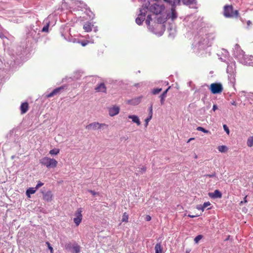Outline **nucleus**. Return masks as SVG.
<instances>
[{
    "mask_svg": "<svg viewBox=\"0 0 253 253\" xmlns=\"http://www.w3.org/2000/svg\"><path fill=\"white\" fill-rule=\"evenodd\" d=\"M149 5L150 2H148L145 4H143L140 8V13L135 19V22L138 25H141L145 20L146 13L148 11V6H149Z\"/></svg>",
    "mask_w": 253,
    "mask_h": 253,
    "instance_id": "f257e3e1",
    "label": "nucleus"
},
{
    "mask_svg": "<svg viewBox=\"0 0 253 253\" xmlns=\"http://www.w3.org/2000/svg\"><path fill=\"white\" fill-rule=\"evenodd\" d=\"M196 40H197V46L199 50L205 49L210 46L209 44V42L207 35L199 36Z\"/></svg>",
    "mask_w": 253,
    "mask_h": 253,
    "instance_id": "f03ea898",
    "label": "nucleus"
},
{
    "mask_svg": "<svg viewBox=\"0 0 253 253\" xmlns=\"http://www.w3.org/2000/svg\"><path fill=\"white\" fill-rule=\"evenodd\" d=\"M40 163L48 169L55 168L56 167L58 162L54 159H51L47 157H44L40 160Z\"/></svg>",
    "mask_w": 253,
    "mask_h": 253,
    "instance_id": "7ed1b4c3",
    "label": "nucleus"
},
{
    "mask_svg": "<svg viewBox=\"0 0 253 253\" xmlns=\"http://www.w3.org/2000/svg\"><path fill=\"white\" fill-rule=\"evenodd\" d=\"M223 14L225 17L227 18H237L239 15L238 10H234L233 6L229 5H226L224 6Z\"/></svg>",
    "mask_w": 253,
    "mask_h": 253,
    "instance_id": "20e7f679",
    "label": "nucleus"
},
{
    "mask_svg": "<svg viewBox=\"0 0 253 253\" xmlns=\"http://www.w3.org/2000/svg\"><path fill=\"white\" fill-rule=\"evenodd\" d=\"M40 30L38 28L36 29L31 27L28 33L27 34V38L28 39H31L30 41L31 42L32 40L35 42H37L38 39L40 37Z\"/></svg>",
    "mask_w": 253,
    "mask_h": 253,
    "instance_id": "39448f33",
    "label": "nucleus"
},
{
    "mask_svg": "<svg viewBox=\"0 0 253 253\" xmlns=\"http://www.w3.org/2000/svg\"><path fill=\"white\" fill-rule=\"evenodd\" d=\"M165 6L163 4H158L154 3L148 7V10L156 15L161 14L162 11L165 9Z\"/></svg>",
    "mask_w": 253,
    "mask_h": 253,
    "instance_id": "423d86ee",
    "label": "nucleus"
},
{
    "mask_svg": "<svg viewBox=\"0 0 253 253\" xmlns=\"http://www.w3.org/2000/svg\"><path fill=\"white\" fill-rule=\"evenodd\" d=\"M210 90L212 94H218L222 91L223 87L220 83H212L210 85Z\"/></svg>",
    "mask_w": 253,
    "mask_h": 253,
    "instance_id": "0eeeda50",
    "label": "nucleus"
},
{
    "mask_svg": "<svg viewBox=\"0 0 253 253\" xmlns=\"http://www.w3.org/2000/svg\"><path fill=\"white\" fill-rule=\"evenodd\" d=\"M103 126H107L105 124H100L98 122H93L85 126L86 129L88 130H96L101 128Z\"/></svg>",
    "mask_w": 253,
    "mask_h": 253,
    "instance_id": "6e6552de",
    "label": "nucleus"
},
{
    "mask_svg": "<svg viewBox=\"0 0 253 253\" xmlns=\"http://www.w3.org/2000/svg\"><path fill=\"white\" fill-rule=\"evenodd\" d=\"M82 210L81 208L77 209L75 213V217L74 218V222L77 226H78L82 220L83 215L82 214Z\"/></svg>",
    "mask_w": 253,
    "mask_h": 253,
    "instance_id": "1a4fd4ad",
    "label": "nucleus"
},
{
    "mask_svg": "<svg viewBox=\"0 0 253 253\" xmlns=\"http://www.w3.org/2000/svg\"><path fill=\"white\" fill-rule=\"evenodd\" d=\"M233 55L235 57H238L239 56L242 55V53L243 52V51L241 49L240 46L238 44H236L234 46V47L233 49Z\"/></svg>",
    "mask_w": 253,
    "mask_h": 253,
    "instance_id": "9d476101",
    "label": "nucleus"
},
{
    "mask_svg": "<svg viewBox=\"0 0 253 253\" xmlns=\"http://www.w3.org/2000/svg\"><path fill=\"white\" fill-rule=\"evenodd\" d=\"M142 97L143 96L142 95L138 97H136L128 100L127 102L130 105H137L140 103Z\"/></svg>",
    "mask_w": 253,
    "mask_h": 253,
    "instance_id": "9b49d317",
    "label": "nucleus"
},
{
    "mask_svg": "<svg viewBox=\"0 0 253 253\" xmlns=\"http://www.w3.org/2000/svg\"><path fill=\"white\" fill-rule=\"evenodd\" d=\"M209 196L211 198H213V199L221 198L222 197V193L219 190H215L212 193H209Z\"/></svg>",
    "mask_w": 253,
    "mask_h": 253,
    "instance_id": "f8f14e48",
    "label": "nucleus"
},
{
    "mask_svg": "<svg viewBox=\"0 0 253 253\" xmlns=\"http://www.w3.org/2000/svg\"><path fill=\"white\" fill-rule=\"evenodd\" d=\"M169 5L171 6V13H170V16H169V18H170L172 20H174L177 17V13L175 10V6L177 5H172V4H169Z\"/></svg>",
    "mask_w": 253,
    "mask_h": 253,
    "instance_id": "ddd939ff",
    "label": "nucleus"
},
{
    "mask_svg": "<svg viewBox=\"0 0 253 253\" xmlns=\"http://www.w3.org/2000/svg\"><path fill=\"white\" fill-rule=\"evenodd\" d=\"M95 90L97 92H106V87L104 83L98 84L95 88Z\"/></svg>",
    "mask_w": 253,
    "mask_h": 253,
    "instance_id": "4468645a",
    "label": "nucleus"
},
{
    "mask_svg": "<svg viewBox=\"0 0 253 253\" xmlns=\"http://www.w3.org/2000/svg\"><path fill=\"white\" fill-rule=\"evenodd\" d=\"M120 111L119 107H113L109 109V114L110 116H114L117 115Z\"/></svg>",
    "mask_w": 253,
    "mask_h": 253,
    "instance_id": "2eb2a0df",
    "label": "nucleus"
},
{
    "mask_svg": "<svg viewBox=\"0 0 253 253\" xmlns=\"http://www.w3.org/2000/svg\"><path fill=\"white\" fill-rule=\"evenodd\" d=\"M64 88L62 86H60L59 87H57L54 90H53L50 93L46 95V97L47 98H50L51 97L54 96V95L58 94L60 92V91L62 89H63Z\"/></svg>",
    "mask_w": 253,
    "mask_h": 253,
    "instance_id": "dca6fc26",
    "label": "nucleus"
},
{
    "mask_svg": "<svg viewBox=\"0 0 253 253\" xmlns=\"http://www.w3.org/2000/svg\"><path fill=\"white\" fill-rule=\"evenodd\" d=\"M43 200L47 201L50 202L52 199V194L50 191H48L46 193L43 194Z\"/></svg>",
    "mask_w": 253,
    "mask_h": 253,
    "instance_id": "f3484780",
    "label": "nucleus"
},
{
    "mask_svg": "<svg viewBox=\"0 0 253 253\" xmlns=\"http://www.w3.org/2000/svg\"><path fill=\"white\" fill-rule=\"evenodd\" d=\"M170 87L169 86L165 91H164L160 95V102H161V105H163L164 104L165 98L166 97V96H167V92H168V90L169 89Z\"/></svg>",
    "mask_w": 253,
    "mask_h": 253,
    "instance_id": "a211bd4d",
    "label": "nucleus"
},
{
    "mask_svg": "<svg viewBox=\"0 0 253 253\" xmlns=\"http://www.w3.org/2000/svg\"><path fill=\"white\" fill-rule=\"evenodd\" d=\"M29 108V105L27 102L22 103L20 106V110L21 114L26 113Z\"/></svg>",
    "mask_w": 253,
    "mask_h": 253,
    "instance_id": "6ab92c4d",
    "label": "nucleus"
},
{
    "mask_svg": "<svg viewBox=\"0 0 253 253\" xmlns=\"http://www.w3.org/2000/svg\"><path fill=\"white\" fill-rule=\"evenodd\" d=\"M128 118L132 120L133 123H135L137 125L139 126L141 124L139 118L136 115H129Z\"/></svg>",
    "mask_w": 253,
    "mask_h": 253,
    "instance_id": "aec40b11",
    "label": "nucleus"
},
{
    "mask_svg": "<svg viewBox=\"0 0 253 253\" xmlns=\"http://www.w3.org/2000/svg\"><path fill=\"white\" fill-rule=\"evenodd\" d=\"M81 251V247L80 246L75 243L73 245V248L72 251H71L72 253H79Z\"/></svg>",
    "mask_w": 253,
    "mask_h": 253,
    "instance_id": "412c9836",
    "label": "nucleus"
},
{
    "mask_svg": "<svg viewBox=\"0 0 253 253\" xmlns=\"http://www.w3.org/2000/svg\"><path fill=\"white\" fill-rule=\"evenodd\" d=\"M211 205L210 202H205L203 205H200L197 206V209L199 210L204 211V209Z\"/></svg>",
    "mask_w": 253,
    "mask_h": 253,
    "instance_id": "4be33fe9",
    "label": "nucleus"
},
{
    "mask_svg": "<svg viewBox=\"0 0 253 253\" xmlns=\"http://www.w3.org/2000/svg\"><path fill=\"white\" fill-rule=\"evenodd\" d=\"M92 26L93 25H92L90 23H86L84 25V29L86 32H89L92 30Z\"/></svg>",
    "mask_w": 253,
    "mask_h": 253,
    "instance_id": "5701e85b",
    "label": "nucleus"
},
{
    "mask_svg": "<svg viewBox=\"0 0 253 253\" xmlns=\"http://www.w3.org/2000/svg\"><path fill=\"white\" fill-rule=\"evenodd\" d=\"M155 253H162L163 248L160 243H157L155 247Z\"/></svg>",
    "mask_w": 253,
    "mask_h": 253,
    "instance_id": "b1692460",
    "label": "nucleus"
},
{
    "mask_svg": "<svg viewBox=\"0 0 253 253\" xmlns=\"http://www.w3.org/2000/svg\"><path fill=\"white\" fill-rule=\"evenodd\" d=\"M36 190L37 189H36L35 188H33V187L28 188L26 190V195L28 197H30V195L34 194L36 192Z\"/></svg>",
    "mask_w": 253,
    "mask_h": 253,
    "instance_id": "393cba45",
    "label": "nucleus"
},
{
    "mask_svg": "<svg viewBox=\"0 0 253 253\" xmlns=\"http://www.w3.org/2000/svg\"><path fill=\"white\" fill-rule=\"evenodd\" d=\"M202 20V18H199L196 21H194L193 23V27L194 28L197 29L199 27H200V24H201Z\"/></svg>",
    "mask_w": 253,
    "mask_h": 253,
    "instance_id": "a878e982",
    "label": "nucleus"
},
{
    "mask_svg": "<svg viewBox=\"0 0 253 253\" xmlns=\"http://www.w3.org/2000/svg\"><path fill=\"white\" fill-rule=\"evenodd\" d=\"M235 66V63L231 64V65H228L227 68V72L228 74H230L231 75V77L232 76V74L234 73V70L233 68L232 67V66Z\"/></svg>",
    "mask_w": 253,
    "mask_h": 253,
    "instance_id": "bb28decb",
    "label": "nucleus"
},
{
    "mask_svg": "<svg viewBox=\"0 0 253 253\" xmlns=\"http://www.w3.org/2000/svg\"><path fill=\"white\" fill-rule=\"evenodd\" d=\"M247 145L249 147H251L253 146V138H252V136H250L248 138Z\"/></svg>",
    "mask_w": 253,
    "mask_h": 253,
    "instance_id": "cd10ccee",
    "label": "nucleus"
},
{
    "mask_svg": "<svg viewBox=\"0 0 253 253\" xmlns=\"http://www.w3.org/2000/svg\"><path fill=\"white\" fill-rule=\"evenodd\" d=\"M60 152V150L59 149L54 148L50 150L49 153L52 155H57Z\"/></svg>",
    "mask_w": 253,
    "mask_h": 253,
    "instance_id": "c85d7f7f",
    "label": "nucleus"
},
{
    "mask_svg": "<svg viewBox=\"0 0 253 253\" xmlns=\"http://www.w3.org/2000/svg\"><path fill=\"white\" fill-rule=\"evenodd\" d=\"M197 130H199V131H201L205 133H208V134L211 133V132L209 130L206 129L205 128H204L202 126H198L197 128Z\"/></svg>",
    "mask_w": 253,
    "mask_h": 253,
    "instance_id": "c756f323",
    "label": "nucleus"
},
{
    "mask_svg": "<svg viewBox=\"0 0 253 253\" xmlns=\"http://www.w3.org/2000/svg\"><path fill=\"white\" fill-rule=\"evenodd\" d=\"M73 248V245L71 243L65 244V249L68 251H71Z\"/></svg>",
    "mask_w": 253,
    "mask_h": 253,
    "instance_id": "7c9ffc66",
    "label": "nucleus"
},
{
    "mask_svg": "<svg viewBox=\"0 0 253 253\" xmlns=\"http://www.w3.org/2000/svg\"><path fill=\"white\" fill-rule=\"evenodd\" d=\"M152 20V18L151 17V15L149 14L147 16V18L146 19L145 23L147 25L149 26L150 24V22Z\"/></svg>",
    "mask_w": 253,
    "mask_h": 253,
    "instance_id": "2f4dec72",
    "label": "nucleus"
},
{
    "mask_svg": "<svg viewBox=\"0 0 253 253\" xmlns=\"http://www.w3.org/2000/svg\"><path fill=\"white\" fill-rule=\"evenodd\" d=\"M203 238V236L202 235H199L198 236H197L195 238H194V242L196 244H197L198 243V242H199V241L200 240H201L202 238Z\"/></svg>",
    "mask_w": 253,
    "mask_h": 253,
    "instance_id": "473e14b6",
    "label": "nucleus"
},
{
    "mask_svg": "<svg viewBox=\"0 0 253 253\" xmlns=\"http://www.w3.org/2000/svg\"><path fill=\"white\" fill-rule=\"evenodd\" d=\"M161 91H162L161 88H154L152 90V93L153 94H158Z\"/></svg>",
    "mask_w": 253,
    "mask_h": 253,
    "instance_id": "72a5a7b5",
    "label": "nucleus"
},
{
    "mask_svg": "<svg viewBox=\"0 0 253 253\" xmlns=\"http://www.w3.org/2000/svg\"><path fill=\"white\" fill-rule=\"evenodd\" d=\"M195 0H182L184 4L186 5H189L194 2Z\"/></svg>",
    "mask_w": 253,
    "mask_h": 253,
    "instance_id": "f704fd0d",
    "label": "nucleus"
},
{
    "mask_svg": "<svg viewBox=\"0 0 253 253\" xmlns=\"http://www.w3.org/2000/svg\"><path fill=\"white\" fill-rule=\"evenodd\" d=\"M218 149L220 152H224L227 150V147L224 145L219 146H218Z\"/></svg>",
    "mask_w": 253,
    "mask_h": 253,
    "instance_id": "c9c22d12",
    "label": "nucleus"
},
{
    "mask_svg": "<svg viewBox=\"0 0 253 253\" xmlns=\"http://www.w3.org/2000/svg\"><path fill=\"white\" fill-rule=\"evenodd\" d=\"M152 115H153V105H152V104H151L149 108V116H148V117H151V118L152 119Z\"/></svg>",
    "mask_w": 253,
    "mask_h": 253,
    "instance_id": "e433bc0d",
    "label": "nucleus"
},
{
    "mask_svg": "<svg viewBox=\"0 0 253 253\" xmlns=\"http://www.w3.org/2000/svg\"><path fill=\"white\" fill-rule=\"evenodd\" d=\"M139 170H137V172H140L141 173H143L146 170V168L144 166H142L141 168H138Z\"/></svg>",
    "mask_w": 253,
    "mask_h": 253,
    "instance_id": "4c0bfd02",
    "label": "nucleus"
},
{
    "mask_svg": "<svg viewBox=\"0 0 253 253\" xmlns=\"http://www.w3.org/2000/svg\"><path fill=\"white\" fill-rule=\"evenodd\" d=\"M127 220H128V216H127V215L126 214V213H124V214L123 216L122 221L127 222Z\"/></svg>",
    "mask_w": 253,
    "mask_h": 253,
    "instance_id": "58836bf2",
    "label": "nucleus"
},
{
    "mask_svg": "<svg viewBox=\"0 0 253 253\" xmlns=\"http://www.w3.org/2000/svg\"><path fill=\"white\" fill-rule=\"evenodd\" d=\"M223 129L224 130H225V131L228 134H229V129L228 128V127L227 126V125H224L223 126Z\"/></svg>",
    "mask_w": 253,
    "mask_h": 253,
    "instance_id": "ea45409f",
    "label": "nucleus"
},
{
    "mask_svg": "<svg viewBox=\"0 0 253 253\" xmlns=\"http://www.w3.org/2000/svg\"><path fill=\"white\" fill-rule=\"evenodd\" d=\"M43 185V183L41 182L40 181H39L38 182V184H37L35 189H38L40 187L42 186Z\"/></svg>",
    "mask_w": 253,
    "mask_h": 253,
    "instance_id": "a19ab883",
    "label": "nucleus"
},
{
    "mask_svg": "<svg viewBox=\"0 0 253 253\" xmlns=\"http://www.w3.org/2000/svg\"><path fill=\"white\" fill-rule=\"evenodd\" d=\"M46 244L47 245L48 248L50 250V253H53V248L50 245V244H49V243L47 242H46Z\"/></svg>",
    "mask_w": 253,
    "mask_h": 253,
    "instance_id": "79ce46f5",
    "label": "nucleus"
},
{
    "mask_svg": "<svg viewBox=\"0 0 253 253\" xmlns=\"http://www.w3.org/2000/svg\"><path fill=\"white\" fill-rule=\"evenodd\" d=\"M48 27H49L48 24L44 26L42 28V32H47L48 30Z\"/></svg>",
    "mask_w": 253,
    "mask_h": 253,
    "instance_id": "37998d69",
    "label": "nucleus"
},
{
    "mask_svg": "<svg viewBox=\"0 0 253 253\" xmlns=\"http://www.w3.org/2000/svg\"><path fill=\"white\" fill-rule=\"evenodd\" d=\"M151 119V117H148L147 118H146L145 120V126L147 127V126H148V123L150 121V120Z\"/></svg>",
    "mask_w": 253,
    "mask_h": 253,
    "instance_id": "c03bdc74",
    "label": "nucleus"
},
{
    "mask_svg": "<svg viewBox=\"0 0 253 253\" xmlns=\"http://www.w3.org/2000/svg\"><path fill=\"white\" fill-rule=\"evenodd\" d=\"M247 26L246 28H247V29H249L250 28V26L251 25H252V22L251 21H250V20L247 21Z\"/></svg>",
    "mask_w": 253,
    "mask_h": 253,
    "instance_id": "a18cd8bd",
    "label": "nucleus"
},
{
    "mask_svg": "<svg viewBox=\"0 0 253 253\" xmlns=\"http://www.w3.org/2000/svg\"><path fill=\"white\" fill-rule=\"evenodd\" d=\"M206 177H214L216 176V174L215 173H212V174H209L205 175Z\"/></svg>",
    "mask_w": 253,
    "mask_h": 253,
    "instance_id": "49530a36",
    "label": "nucleus"
},
{
    "mask_svg": "<svg viewBox=\"0 0 253 253\" xmlns=\"http://www.w3.org/2000/svg\"><path fill=\"white\" fill-rule=\"evenodd\" d=\"M248 202V201H247V196H246L244 198V201H241L240 202V205H242L244 203H247Z\"/></svg>",
    "mask_w": 253,
    "mask_h": 253,
    "instance_id": "de8ad7c7",
    "label": "nucleus"
},
{
    "mask_svg": "<svg viewBox=\"0 0 253 253\" xmlns=\"http://www.w3.org/2000/svg\"><path fill=\"white\" fill-rule=\"evenodd\" d=\"M151 217L150 215H147L146 216L145 220L146 221H149L151 220Z\"/></svg>",
    "mask_w": 253,
    "mask_h": 253,
    "instance_id": "09e8293b",
    "label": "nucleus"
},
{
    "mask_svg": "<svg viewBox=\"0 0 253 253\" xmlns=\"http://www.w3.org/2000/svg\"><path fill=\"white\" fill-rule=\"evenodd\" d=\"M216 109H217V106L216 104H214L212 107V110L215 111Z\"/></svg>",
    "mask_w": 253,
    "mask_h": 253,
    "instance_id": "8fccbe9b",
    "label": "nucleus"
},
{
    "mask_svg": "<svg viewBox=\"0 0 253 253\" xmlns=\"http://www.w3.org/2000/svg\"><path fill=\"white\" fill-rule=\"evenodd\" d=\"M188 216L189 217H190L194 218V217H197V216H198L199 215H190V214H189Z\"/></svg>",
    "mask_w": 253,
    "mask_h": 253,
    "instance_id": "3c124183",
    "label": "nucleus"
},
{
    "mask_svg": "<svg viewBox=\"0 0 253 253\" xmlns=\"http://www.w3.org/2000/svg\"><path fill=\"white\" fill-rule=\"evenodd\" d=\"M231 104H232V105L236 106L237 103H236V102L235 101H232V102H231Z\"/></svg>",
    "mask_w": 253,
    "mask_h": 253,
    "instance_id": "603ef678",
    "label": "nucleus"
},
{
    "mask_svg": "<svg viewBox=\"0 0 253 253\" xmlns=\"http://www.w3.org/2000/svg\"><path fill=\"white\" fill-rule=\"evenodd\" d=\"M140 85V83H137L134 84L135 87H139Z\"/></svg>",
    "mask_w": 253,
    "mask_h": 253,
    "instance_id": "864d4df0",
    "label": "nucleus"
},
{
    "mask_svg": "<svg viewBox=\"0 0 253 253\" xmlns=\"http://www.w3.org/2000/svg\"><path fill=\"white\" fill-rule=\"evenodd\" d=\"M240 93L241 94V95H245L246 92L245 91H242L240 92Z\"/></svg>",
    "mask_w": 253,
    "mask_h": 253,
    "instance_id": "5fc2aeb1",
    "label": "nucleus"
},
{
    "mask_svg": "<svg viewBox=\"0 0 253 253\" xmlns=\"http://www.w3.org/2000/svg\"><path fill=\"white\" fill-rule=\"evenodd\" d=\"M90 192L92 194V195H95L96 193L94 191H92V190H90Z\"/></svg>",
    "mask_w": 253,
    "mask_h": 253,
    "instance_id": "6e6d98bb",
    "label": "nucleus"
},
{
    "mask_svg": "<svg viewBox=\"0 0 253 253\" xmlns=\"http://www.w3.org/2000/svg\"><path fill=\"white\" fill-rule=\"evenodd\" d=\"M194 139V138H190V139H189L187 142H189L190 141H192V140H193Z\"/></svg>",
    "mask_w": 253,
    "mask_h": 253,
    "instance_id": "4d7b16f0",
    "label": "nucleus"
},
{
    "mask_svg": "<svg viewBox=\"0 0 253 253\" xmlns=\"http://www.w3.org/2000/svg\"><path fill=\"white\" fill-rule=\"evenodd\" d=\"M82 45L83 46H85V45H86V43H85V42H82Z\"/></svg>",
    "mask_w": 253,
    "mask_h": 253,
    "instance_id": "13d9d810",
    "label": "nucleus"
},
{
    "mask_svg": "<svg viewBox=\"0 0 253 253\" xmlns=\"http://www.w3.org/2000/svg\"><path fill=\"white\" fill-rule=\"evenodd\" d=\"M190 250H187L186 251V253H190Z\"/></svg>",
    "mask_w": 253,
    "mask_h": 253,
    "instance_id": "bf43d9fd",
    "label": "nucleus"
},
{
    "mask_svg": "<svg viewBox=\"0 0 253 253\" xmlns=\"http://www.w3.org/2000/svg\"><path fill=\"white\" fill-rule=\"evenodd\" d=\"M233 76H234V75H233ZM233 81H235V78H234V77H233Z\"/></svg>",
    "mask_w": 253,
    "mask_h": 253,
    "instance_id": "052dcab7",
    "label": "nucleus"
},
{
    "mask_svg": "<svg viewBox=\"0 0 253 253\" xmlns=\"http://www.w3.org/2000/svg\"><path fill=\"white\" fill-rule=\"evenodd\" d=\"M240 19L243 22V20L242 18H241Z\"/></svg>",
    "mask_w": 253,
    "mask_h": 253,
    "instance_id": "680f3d73",
    "label": "nucleus"
},
{
    "mask_svg": "<svg viewBox=\"0 0 253 253\" xmlns=\"http://www.w3.org/2000/svg\"><path fill=\"white\" fill-rule=\"evenodd\" d=\"M195 158H197V155H195Z\"/></svg>",
    "mask_w": 253,
    "mask_h": 253,
    "instance_id": "e2e57ef3",
    "label": "nucleus"
}]
</instances>
